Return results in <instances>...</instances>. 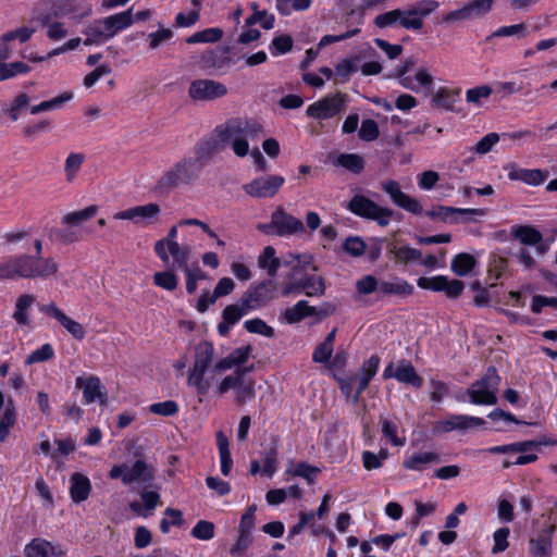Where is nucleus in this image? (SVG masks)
Wrapping results in <instances>:
<instances>
[{
	"label": "nucleus",
	"mask_w": 557,
	"mask_h": 557,
	"mask_svg": "<svg viewBox=\"0 0 557 557\" xmlns=\"http://www.w3.org/2000/svg\"><path fill=\"white\" fill-rule=\"evenodd\" d=\"M417 284L422 289L433 292H444L448 298H457L465 289V284L460 280H449L447 276L437 275L433 277H419Z\"/></svg>",
	"instance_id": "15"
},
{
	"label": "nucleus",
	"mask_w": 557,
	"mask_h": 557,
	"mask_svg": "<svg viewBox=\"0 0 557 557\" xmlns=\"http://www.w3.org/2000/svg\"><path fill=\"white\" fill-rule=\"evenodd\" d=\"M440 7L436 0H420L407 7L379 14L374 25L379 28L394 26L396 23L407 30H420L424 26V18Z\"/></svg>",
	"instance_id": "3"
},
{
	"label": "nucleus",
	"mask_w": 557,
	"mask_h": 557,
	"mask_svg": "<svg viewBox=\"0 0 557 557\" xmlns=\"http://www.w3.org/2000/svg\"><path fill=\"white\" fill-rule=\"evenodd\" d=\"M233 61L228 55V48L215 47L205 50L198 58L197 65L209 74L225 73Z\"/></svg>",
	"instance_id": "11"
},
{
	"label": "nucleus",
	"mask_w": 557,
	"mask_h": 557,
	"mask_svg": "<svg viewBox=\"0 0 557 557\" xmlns=\"http://www.w3.org/2000/svg\"><path fill=\"white\" fill-rule=\"evenodd\" d=\"M154 479L153 469L150 468L144 460H136L129 468L126 466V473L123 475V484L128 485L136 481L150 483Z\"/></svg>",
	"instance_id": "23"
},
{
	"label": "nucleus",
	"mask_w": 557,
	"mask_h": 557,
	"mask_svg": "<svg viewBox=\"0 0 557 557\" xmlns=\"http://www.w3.org/2000/svg\"><path fill=\"white\" fill-rule=\"evenodd\" d=\"M395 379L400 383L409 384L417 388H420L423 384V380L417 373L414 367L410 361L405 359H401L397 362V367L395 369Z\"/></svg>",
	"instance_id": "27"
},
{
	"label": "nucleus",
	"mask_w": 557,
	"mask_h": 557,
	"mask_svg": "<svg viewBox=\"0 0 557 557\" xmlns=\"http://www.w3.org/2000/svg\"><path fill=\"white\" fill-rule=\"evenodd\" d=\"M34 300V296L28 294L21 295L17 298L13 318L18 324L25 325L28 323V317L26 311L33 305Z\"/></svg>",
	"instance_id": "47"
},
{
	"label": "nucleus",
	"mask_w": 557,
	"mask_h": 557,
	"mask_svg": "<svg viewBox=\"0 0 557 557\" xmlns=\"http://www.w3.org/2000/svg\"><path fill=\"white\" fill-rule=\"evenodd\" d=\"M485 420L479 417L449 414L444 420L435 422L433 432L436 434L448 433L454 430L467 431L469 429L483 426Z\"/></svg>",
	"instance_id": "17"
},
{
	"label": "nucleus",
	"mask_w": 557,
	"mask_h": 557,
	"mask_svg": "<svg viewBox=\"0 0 557 557\" xmlns=\"http://www.w3.org/2000/svg\"><path fill=\"white\" fill-rule=\"evenodd\" d=\"M284 183L285 180L281 175H268L245 184L243 189L253 198H271L277 194Z\"/></svg>",
	"instance_id": "14"
},
{
	"label": "nucleus",
	"mask_w": 557,
	"mask_h": 557,
	"mask_svg": "<svg viewBox=\"0 0 557 557\" xmlns=\"http://www.w3.org/2000/svg\"><path fill=\"white\" fill-rule=\"evenodd\" d=\"M91 490L90 481L81 473H74L71 476L70 494L74 503H82L89 496Z\"/></svg>",
	"instance_id": "29"
},
{
	"label": "nucleus",
	"mask_w": 557,
	"mask_h": 557,
	"mask_svg": "<svg viewBox=\"0 0 557 557\" xmlns=\"http://www.w3.org/2000/svg\"><path fill=\"white\" fill-rule=\"evenodd\" d=\"M476 265L475 258L467 252L458 253L451 260L450 269L458 276L468 275Z\"/></svg>",
	"instance_id": "35"
},
{
	"label": "nucleus",
	"mask_w": 557,
	"mask_h": 557,
	"mask_svg": "<svg viewBox=\"0 0 557 557\" xmlns=\"http://www.w3.org/2000/svg\"><path fill=\"white\" fill-rule=\"evenodd\" d=\"M300 286L307 296H321L325 290L323 278L314 275L301 280Z\"/></svg>",
	"instance_id": "51"
},
{
	"label": "nucleus",
	"mask_w": 557,
	"mask_h": 557,
	"mask_svg": "<svg viewBox=\"0 0 557 557\" xmlns=\"http://www.w3.org/2000/svg\"><path fill=\"white\" fill-rule=\"evenodd\" d=\"M347 96L342 92H336L332 96L323 97L322 99L310 104L306 114L309 117L326 120L334 117L345 110Z\"/></svg>",
	"instance_id": "10"
},
{
	"label": "nucleus",
	"mask_w": 557,
	"mask_h": 557,
	"mask_svg": "<svg viewBox=\"0 0 557 557\" xmlns=\"http://www.w3.org/2000/svg\"><path fill=\"white\" fill-rule=\"evenodd\" d=\"M356 289L360 295H370L374 292L380 295L381 281L371 274L364 275L356 282Z\"/></svg>",
	"instance_id": "52"
},
{
	"label": "nucleus",
	"mask_w": 557,
	"mask_h": 557,
	"mask_svg": "<svg viewBox=\"0 0 557 557\" xmlns=\"http://www.w3.org/2000/svg\"><path fill=\"white\" fill-rule=\"evenodd\" d=\"M251 367L237 368L233 374L226 375L218 385L216 392L221 395L227 393L230 389H236L240 384L242 379L252 370Z\"/></svg>",
	"instance_id": "37"
},
{
	"label": "nucleus",
	"mask_w": 557,
	"mask_h": 557,
	"mask_svg": "<svg viewBox=\"0 0 557 557\" xmlns=\"http://www.w3.org/2000/svg\"><path fill=\"white\" fill-rule=\"evenodd\" d=\"M380 135L377 123L374 120H363L359 128V137L366 141L375 140Z\"/></svg>",
	"instance_id": "62"
},
{
	"label": "nucleus",
	"mask_w": 557,
	"mask_h": 557,
	"mask_svg": "<svg viewBox=\"0 0 557 557\" xmlns=\"http://www.w3.org/2000/svg\"><path fill=\"white\" fill-rule=\"evenodd\" d=\"M16 422V409L13 400H9L3 416L0 419V442H4L9 436L10 429Z\"/></svg>",
	"instance_id": "43"
},
{
	"label": "nucleus",
	"mask_w": 557,
	"mask_h": 557,
	"mask_svg": "<svg viewBox=\"0 0 557 557\" xmlns=\"http://www.w3.org/2000/svg\"><path fill=\"white\" fill-rule=\"evenodd\" d=\"M512 234L524 245H537L543 240L542 233L532 226H515Z\"/></svg>",
	"instance_id": "44"
},
{
	"label": "nucleus",
	"mask_w": 557,
	"mask_h": 557,
	"mask_svg": "<svg viewBox=\"0 0 557 557\" xmlns=\"http://www.w3.org/2000/svg\"><path fill=\"white\" fill-rule=\"evenodd\" d=\"M256 397V382L255 380L242 379L240 384L235 389V401L242 406Z\"/></svg>",
	"instance_id": "45"
},
{
	"label": "nucleus",
	"mask_w": 557,
	"mask_h": 557,
	"mask_svg": "<svg viewBox=\"0 0 557 557\" xmlns=\"http://www.w3.org/2000/svg\"><path fill=\"white\" fill-rule=\"evenodd\" d=\"M413 286L410 285L406 280L400 277H394L392 281H381L380 295L382 297L388 295L407 296L411 295Z\"/></svg>",
	"instance_id": "30"
},
{
	"label": "nucleus",
	"mask_w": 557,
	"mask_h": 557,
	"mask_svg": "<svg viewBox=\"0 0 557 557\" xmlns=\"http://www.w3.org/2000/svg\"><path fill=\"white\" fill-rule=\"evenodd\" d=\"M149 411L162 417H171L178 412V405L174 400H165L150 405Z\"/></svg>",
	"instance_id": "61"
},
{
	"label": "nucleus",
	"mask_w": 557,
	"mask_h": 557,
	"mask_svg": "<svg viewBox=\"0 0 557 557\" xmlns=\"http://www.w3.org/2000/svg\"><path fill=\"white\" fill-rule=\"evenodd\" d=\"M216 445L221 461V472L223 475L227 476L232 470L233 459L231 457L228 438L222 431L216 433Z\"/></svg>",
	"instance_id": "32"
},
{
	"label": "nucleus",
	"mask_w": 557,
	"mask_h": 557,
	"mask_svg": "<svg viewBox=\"0 0 557 557\" xmlns=\"http://www.w3.org/2000/svg\"><path fill=\"white\" fill-rule=\"evenodd\" d=\"M492 87H490L488 85H481L468 89L466 92V99L470 103L481 104L482 99H487L492 95Z\"/></svg>",
	"instance_id": "60"
},
{
	"label": "nucleus",
	"mask_w": 557,
	"mask_h": 557,
	"mask_svg": "<svg viewBox=\"0 0 557 557\" xmlns=\"http://www.w3.org/2000/svg\"><path fill=\"white\" fill-rule=\"evenodd\" d=\"M460 94V88L449 89L442 87L433 96L431 103L447 111H456V106L461 101Z\"/></svg>",
	"instance_id": "24"
},
{
	"label": "nucleus",
	"mask_w": 557,
	"mask_h": 557,
	"mask_svg": "<svg viewBox=\"0 0 557 557\" xmlns=\"http://www.w3.org/2000/svg\"><path fill=\"white\" fill-rule=\"evenodd\" d=\"M276 288V283L272 280H267L256 286H250L242 296L243 306L255 310L267 305L275 297Z\"/></svg>",
	"instance_id": "13"
},
{
	"label": "nucleus",
	"mask_w": 557,
	"mask_h": 557,
	"mask_svg": "<svg viewBox=\"0 0 557 557\" xmlns=\"http://www.w3.org/2000/svg\"><path fill=\"white\" fill-rule=\"evenodd\" d=\"M186 274V290L189 295L197 290V282L207 280L208 275L203 272L199 265L186 267L183 269Z\"/></svg>",
	"instance_id": "49"
},
{
	"label": "nucleus",
	"mask_w": 557,
	"mask_h": 557,
	"mask_svg": "<svg viewBox=\"0 0 557 557\" xmlns=\"http://www.w3.org/2000/svg\"><path fill=\"white\" fill-rule=\"evenodd\" d=\"M272 225H274V234L277 236L292 235L305 230L301 220L287 213L282 208L272 212Z\"/></svg>",
	"instance_id": "20"
},
{
	"label": "nucleus",
	"mask_w": 557,
	"mask_h": 557,
	"mask_svg": "<svg viewBox=\"0 0 557 557\" xmlns=\"http://www.w3.org/2000/svg\"><path fill=\"white\" fill-rule=\"evenodd\" d=\"M133 22V9L96 20L84 29L83 34L86 37L84 44L86 46L100 45L113 38L117 32L131 26Z\"/></svg>",
	"instance_id": "5"
},
{
	"label": "nucleus",
	"mask_w": 557,
	"mask_h": 557,
	"mask_svg": "<svg viewBox=\"0 0 557 557\" xmlns=\"http://www.w3.org/2000/svg\"><path fill=\"white\" fill-rule=\"evenodd\" d=\"M214 523L206 520H200L191 530V535L201 541H209L214 536Z\"/></svg>",
	"instance_id": "57"
},
{
	"label": "nucleus",
	"mask_w": 557,
	"mask_h": 557,
	"mask_svg": "<svg viewBox=\"0 0 557 557\" xmlns=\"http://www.w3.org/2000/svg\"><path fill=\"white\" fill-rule=\"evenodd\" d=\"M555 531V525H550L547 530L541 532L535 539L529 541L530 554L533 557H550L552 540L550 535Z\"/></svg>",
	"instance_id": "25"
},
{
	"label": "nucleus",
	"mask_w": 557,
	"mask_h": 557,
	"mask_svg": "<svg viewBox=\"0 0 557 557\" xmlns=\"http://www.w3.org/2000/svg\"><path fill=\"white\" fill-rule=\"evenodd\" d=\"M347 209L360 218L375 221L380 226H387L394 214L392 209L381 207L363 195H355Z\"/></svg>",
	"instance_id": "8"
},
{
	"label": "nucleus",
	"mask_w": 557,
	"mask_h": 557,
	"mask_svg": "<svg viewBox=\"0 0 557 557\" xmlns=\"http://www.w3.org/2000/svg\"><path fill=\"white\" fill-rule=\"evenodd\" d=\"M165 249L173 258V265L176 269H185L188 267V259L191 252V249L188 245H180L178 243H172L171 245L165 246Z\"/></svg>",
	"instance_id": "34"
},
{
	"label": "nucleus",
	"mask_w": 557,
	"mask_h": 557,
	"mask_svg": "<svg viewBox=\"0 0 557 557\" xmlns=\"http://www.w3.org/2000/svg\"><path fill=\"white\" fill-rule=\"evenodd\" d=\"M85 162V154L82 152H71L64 162V175L66 182L71 183L77 176L83 163Z\"/></svg>",
	"instance_id": "39"
},
{
	"label": "nucleus",
	"mask_w": 557,
	"mask_h": 557,
	"mask_svg": "<svg viewBox=\"0 0 557 557\" xmlns=\"http://www.w3.org/2000/svg\"><path fill=\"white\" fill-rule=\"evenodd\" d=\"M76 387L83 389L84 400L86 404H91L98 400L101 406H107V389L99 377L94 375L86 379L77 377Z\"/></svg>",
	"instance_id": "19"
},
{
	"label": "nucleus",
	"mask_w": 557,
	"mask_h": 557,
	"mask_svg": "<svg viewBox=\"0 0 557 557\" xmlns=\"http://www.w3.org/2000/svg\"><path fill=\"white\" fill-rule=\"evenodd\" d=\"M244 327L249 333L260 334L269 338H272L275 335L274 329L259 318L245 321Z\"/></svg>",
	"instance_id": "54"
},
{
	"label": "nucleus",
	"mask_w": 557,
	"mask_h": 557,
	"mask_svg": "<svg viewBox=\"0 0 557 557\" xmlns=\"http://www.w3.org/2000/svg\"><path fill=\"white\" fill-rule=\"evenodd\" d=\"M24 553L26 557H50L55 556V547L46 540L34 539L25 546Z\"/></svg>",
	"instance_id": "33"
},
{
	"label": "nucleus",
	"mask_w": 557,
	"mask_h": 557,
	"mask_svg": "<svg viewBox=\"0 0 557 557\" xmlns=\"http://www.w3.org/2000/svg\"><path fill=\"white\" fill-rule=\"evenodd\" d=\"M389 252L394 255L395 259L404 264L420 261L422 253L420 250L409 246L393 245Z\"/></svg>",
	"instance_id": "42"
},
{
	"label": "nucleus",
	"mask_w": 557,
	"mask_h": 557,
	"mask_svg": "<svg viewBox=\"0 0 557 557\" xmlns=\"http://www.w3.org/2000/svg\"><path fill=\"white\" fill-rule=\"evenodd\" d=\"M454 214L469 215L468 220H473L472 216L485 215L484 209H462L446 206H438L433 210L426 212V215L431 219H438L443 222L456 223L457 219L453 218Z\"/></svg>",
	"instance_id": "22"
},
{
	"label": "nucleus",
	"mask_w": 557,
	"mask_h": 557,
	"mask_svg": "<svg viewBox=\"0 0 557 557\" xmlns=\"http://www.w3.org/2000/svg\"><path fill=\"white\" fill-rule=\"evenodd\" d=\"M382 189L389 195L392 201L399 208L417 215L423 212L419 200L403 193L398 182L394 180L386 181L382 184Z\"/></svg>",
	"instance_id": "18"
},
{
	"label": "nucleus",
	"mask_w": 557,
	"mask_h": 557,
	"mask_svg": "<svg viewBox=\"0 0 557 557\" xmlns=\"http://www.w3.org/2000/svg\"><path fill=\"white\" fill-rule=\"evenodd\" d=\"M249 311L251 310L243 306V298H240L239 302L228 305L224 308L222 318L234 325Z\"/></svg>",
	"instance_id": "53"
},
{
	"label": "nucleus",
	"mask_w": 557,
	"mask_h": 557,
	"mask_svg": "<svg viewBox=\"0 0 557 557\" xmlns=\"http://www.w3.org/2000/svg\"><path fill=\"white\" fill-rule=\"evenodd\" d=\"M381 424L384 437L389 440L394 446L405 445L406 438L397 436V425L393 421L381 419Z\"/></svg>",
	"instance_id": "58"
},
{
	"label": "nucleus",
	"mask_w": 557,
	"mask_h": 557,
	"mask_svg": "<svg viewBox=\"0 0 557 557\" xmlns=\"http://www.w3.org/2000/svg\"><path fill=\"white\" fill-rule=\"evenodd\" d=\"M440 456L433 451L417 453L404 459L405 469L412 471H423L431 463H438Z\"/></svg>",
	"instance_id": "28"
},
{
	"label": "nucleus",
	"mask_w": 557,
	"mask_h": 557,
	"mask_svg": "<svg viewBox=\"0 0 557 557\" xmlns=\"http://www.w3.org/2000/svg\"><path fill=\"white\" fill-rule=\"evenodd\" d=\"M260 268L265 269L269 276H275L281 267V259L276 258L275 249L272 246L264 247L262 253L258 258Z\"/></svg>",
	"instance_id": "36"
},
{
	"label": "nucleus",
	"mask_w": 557,
	"mask_h": 557,
	"mask_svg": "<svg viewBox=\"0 0 557 557\" xmlns=\"http://www.w3.org/2000/svg\"><path fill=\"white\" fill-rule=\"evenodd\" d=\"M30 70V66L22 61H14L10 63L0 62V82L13 78L21 74H27Z\"/></svg>",
	"instance_id": "41"
},
{
	"label": "nucleus",
	"mask_w": 557,
	"mask_h": 557,
	"mask_svg": "<svg viewBox=\"0 0 557 557\" xmlns=\"http://www.w3.org/2000/svg\"><path fill=\"white\" fill-rule=\"evenodd\" d=\"M177 225H173L168 235L164 238H161L154 244V252L156 255L165 263L169 262V253L165 249V246L171 245L172 243H177Z\"/></svg>",
	"instance_id": "48"
},
{
	"label": "nucleus",
	"mask_w": 557,
	"mask_h": 557,
	"mask_svg": "<svg viewBox=\"0 0 557 557\" xmlns=\"http://www.w3.org/2000/svg\"><path fill=\"white\" fill-rule=\"evenodd\" d=\"M335 165L345 168L354 174H360L364 169V160L356 153H342L334 162Z\"/></svg>",
	"instance_id": "38"
},
{
	"label": "nucleus",
	"mask_w": 557,
	"mask_h": 557,
	"mask_svg": "<svg viewBox=\"0 0 557 557\" xmlns=\"http://www.w3.org/2000/svg\"><path fill=\"white\" fill-rule=\"evenodd\" d=\"M500 384V377L495 367H488L485 374L473 382L467 394L470 401L474 405H495L497 403V392Z\"/></svg>",
	"instance_id": "7"
},
{
	"label": "nucleus",
	"mask_w": 557,
	"mask_h": 557,
	"mask_svg": "<svg viewBox=\"0 0 557 557\" xmlns=\"http://www.w3.org/2000/svg\"><path fill=\"white\" fill-rule=\"evenodd\" d=\"M153 283L165 290H174L177 287L178 280L173 271H163L154 273Z\"/></svg>",
	"instance_id": "55"
},
{
	"label": "nucleus",
	"mask_w": 557,
	"mask_h": 557,
	"mask_svg": "<svg viewBox=\"0 0 557 557\" xmlns=\"http://www.w3.org/2000/svg\"><path fill=\"white\" fill-rule=\"evenodd\" d=\"M214 347L209 342H200L195 348V360L188 371L187 384L195 388L199 400L209 392V383L205 381V375L214 370H210L213 361Z\"/></svg>",
	"instance_id": "6"
},
{
	"label": "nucleus",
	"mask_w": 557,
	"mask_h": 557,
	"mask_svg": "<svg viewBox=\"0 0 557 557\" xmlns=\"http://www.w3.org/2000/svg\"><path fill=\"white\" fill-rule=\"evenodd\" d=\"M313 314H315V308L309 306L306 300H299L295 306L285 310L284 319L287 323L294 324Z\"/></svg>",
	"instance_id": "31"
},
{
	"label": "nucleus",
	"mask_w": 557,
	"mask_h": 557,
	"mask_svg": "<svg viewBox=\"0 0 557 557\" xmlns=\"http://www.w3.org/2000/svg\"><path fill=\"white\" fill-rule=\"evenodd\" d=\"M98 209L99 208L97 206L91 205L83 210L65 214L62 218V224L70 227L57 231L58 238L64 244H71L81 240L82 232L73 228V226H78L82 223L92 219L97 214Z\"/></svg>",
	"instance_id": "9"
},
{
	"label": "nucleus",
	"mask_w": 557,
	"mask_h": 557,
	"mask_svg": "<svg viewBox=\"0 0 557 557\" xmlns=\"http://www.w3.org/2000/svg\"><path fill=\"white\" fill-rule=\"evenodd\" d=\"M40 311L54 318L74 338L83 339L85 337V330L83 325L69 318L53 302L42 305L40 307Z\"/></svg>",
	"instance_id": "21"
},
{
	"label": "nucleus",
	"mask_w": 557,
	"mask_h": 557,
	"mask_svg": "<svg viewBox=\"0 0 557 557\" xmlns=\"http://www.w3.org/2000/svg\"><path fill=\"white\" fill-rule=\"evenodd\" d=\"M53 357V348L50 344H45L38 349L34 350L25 360L26 364L44 362Z\"/></svg>",
	"instance_id": "64"
},
{
	"label": "nucleus",
	"mask_w": 557,
	"mask_h": 557,
	"mask_svg": "<svg viewBox=\"0 0 557 557\" xmlns=\"http://www.w3.org/2000/svg\"><path fill=\"white\" fill-rule=\"evenodd\" d=\"M517 36L518 38H523L527 36V25L524 23L502 26L498 29L494 30L490 36H487L486 40L490 41L494 38L498 37H509Z\"/></svg>",
	"instance_id": "50"
},
{
	"label": "nucleus",
	"mask_w": 557,
	"mask_h": 557,
	"mask_svg": "<svg viewBox=\"0 0 557 557\" xmlns=\"http://www.w3.org/2000/svg\"><path fill=\"white\" fill-rule=\"evenodd\" d=\"M34 253H22L0 263V280L15 278H48L53 276L59 269L58 263L51 257L44 258L42 242H33Z\"/></svg>",
	"instance_id": "2"
},
{
	"label": "nucleus",
	"mask_w": 557,
	"mask_h": 557,
	"mask_svg": "<svg viewBox=\"0 0 557 557\" xmlns=\"http://www.w3.org/2000/svg\"><path fill=\"white\" fill-rule=\"evenodd\" d=\"M548 176V172L539 169L515 168L509 171L508 178L511 181H521L528 185H541Z\"/></svg>",
	"instance_id": "26"
},
{
	"label": "nucleus",
	"mask_w": 557,
	"mask_h": 557,
	"mask_svg": "<svg viewBox=\"0 0 557 557\" xmlns=\"http://www.w3.org/2000/svg\"><path fill=\"white\" fill-rule=\"evenodd\" d=\"M496 0H472L467 3L472 20L486 15Z\"/></svg>",
	"instance_id": "56"
},
{
	"label": "nucleus",
	"mask_w": 557,
	"mask_h": 557,
	"mask_svg": "<svg viewBox=\"0 0 557 557\" xmlns=\"http://www.w3.org/2000/svg\"><path fill=\"white\" fill-rule=\"evenodd\" d=\"M161 209L158 203L149 202L143 206H135L114 213L115 220H129L135 224H149L158 221Z\"/></svg>",
	"instance_id": "16"
},
{
	"label": "nucleus",
	"mask_w": 557,
	"mask_h": 557,
	"mask_svg": "<svg viewBox=\"0 0 557 557\" xmlns=\"http://www.w3.org/2000/svg\"><path fill=\"white\" fill-rule=\"evenodd\" d=\"M263 135V126L253 119L233 117L215 126L210 136L199 140L195 147L194 160L200 164V171L216 152L231 145L235 156L244 158L249 153V140Z\"/></svg>",
	"instance_id": "1"
},
{
	"label": "nucleus",
	"mask_w": 557,
	"mask_h": 557,
	"mask_svg": "<svg viewBox=\"0 0 557 557\" xmlns=\"http://www.w3.org/2000/svg\"><path fill=\"white\" fill-rule=\"evenodd\" d=\"M263 468L262 471L268 476H272L276 470V461H277V447L276 445H271L268 450L263 454Z\"/></svg>",
	"instance_id": "59"
},
{
	"label": "nucleus",
	"mask_w": 557,
	"mask_h": 557,
	"mask_svg": "<svg viewBox=\"0 0 557 557\" xmlns=\"http://www.w3.org/2000/svg\"><path fill=\"white\" fill-rule=\"evenodd\" d=\"M319 471V468L314 466L308 465L306 462H299L292 472V474L294 476H300L305 479L308 482V484H313Z\"/></svg>",
	"instance_id": "63"
},
{
	"label": "nucleus",
	"mask_w": 557,
	"mask_h": 557,
	"mask_svg": "<svg viewBox=\"0 0 557 557\" xmlns=\"http://www.w3.org/2000/svg\"><path fill=\"white\" fill-rule=\"evenodd\" d=\"M200 175L198 161L193 157H183L161 174L156 182L154 189L160 194H170L182 186L193 185Z\"/></svg>",
	"instance_id": "4"
},
{
	"label": "nucleus",
	"mask_w": 557,
	"mask_h": 557,
	"mask_svg": "<svg viewBox=\"0 0 557 557\" xmlns=\"http://www.w3.org/2000/svg\"><path fill=\"white\" fill-rule=\"evenodd\" d=\"M223 36V30L218 27L206 28L197 32L186 38L187 44H213L219 41Z\"/></svg>",
	"instance_id": "40"
},
{
	"label": "nucleus",
	"mask_w": 557,
	"mask_h": 557,
	"mask_svg": "<svg viewBox=\"0 0 557 557\" xmlns=\"http://www.w3.org/2000/svg\"><path fill=\"white\" fill-rule=\"evenodd\" d=\"M72 98V91L63 92L51 100L42 101L39 104L30 107V113L35 115L44 111L54 110L60 108L64 102L70 101Z\"/></svg>",
	"instance_id": "46"
},
{
	"label": "nucleus",
	"mask_w": 557,
	"mask_h": 557,
	"mask_svg": "<svg viewBox=\"0 0 557 557\" xmlns=\"http://www.w3.org/2000/svg\"><path fill=\"white\" fill-rule=\"evenodd\" d=\"M227 94V87L220 82L200 78L190 83L188 96L195 101H212Z\"/></svg>",
	"instance_id": "12"
}]
</instances>
